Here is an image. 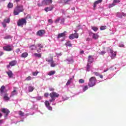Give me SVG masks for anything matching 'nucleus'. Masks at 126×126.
I'll use <instances>...</instances> for the list:
<instances>
[{"label":"nucleus","instance_id":"nucleus-1","mask_svg":"<svg viewBox=\"0 0 126 126\" xmlns=\"http://www.w3.org/2000/svg\"><path fill=\"white\" fill-rule=\"evenodd\" d=\"M24 10L23 5H18L14 8L13 14L14 15H19L20 13L24 12Z\"/></svg>","mask_w":126,"mask_h":126},{"label":"nucleus","instance_id":"nucleus-2","mask_svg":"<svg viewBox=\"0 0 126 126\" xmlns=\"http://www.w3.org/2000/svg\"><path fill=\"white\" fill-rule=\"evenodd\" d=\"M49 95L50 98H51V99L49 100L50 102H53L55 101L56 100V98H58L59 97H60V94L55 92L50 93L49 94Z\"/></svg>","mask_w":126,"mask_h":126},{"label":"nucleus","instance_id":"nucleus-3","mask_svg":"<svg viewBox=\"0 0 126 126\" xmlns=\"http://www.w3.org/2000/svg\"><path fill=\"white\" fill-rule=\"evenodd\" d=\"M96 79L95 77H91L89 79L88 86L90 87H94L96 85Z\"/></svg>","mask_w":126,"mask_h":126},{"label":"nucleus","instance_id":"nucleus-4","mask_svg":"<svg viewBox=\"0 0 126 126\" xmlns=\"http://www.w3.org/2000/svg\"><path fill=\"white\" fill-rule=\"evenodd\" d=\"M53 3V0H43L41 1V3L37 4L39 7L45 6V5H50Z\"/></svg>","mask_w":126,"mask_h":126},{"label":"nucleus","instance_id":"nucleus-5","mask_svg":"<svg viewBox=\"0 0 126 126\" xmlns=\"http://www.w3.org/2000/svg\"><path fill=\"white\" fill-rule=\"evenodd\" d=\"M26 23H27V21L26 19L24 18L20 19L17 22L18 27H23L24 25H26Z\"/></svg>","mask_w":126,"mask_h":126},{"label":"nucleus","instance_id":"nucleus-6","mask_svg":"<svg viewBox=\"0 0 126 126\" xmlns=\"http://www.w3.org/2000/svg\"><path fill=\"white\" fill-rule=\"evenodd\" d=\"M46 62H47L48 63H49L50 64V66H51L52 67H54L57 65V64H56L55 63V62L53 61V57H52L50 59L46 58Z\"/></svg>","mask_w":126,"mask_h":126},{"label":"nucleus","instance_id":"nucleus-7","mask_svg":"<svg viewBox=\"0 0 126 126\" xmlns=\"http://www.w3.org/2000/svg\"><path fill=\"white\" fill-rule=\"evenodd\" d=\"M79 38V33L77 32L72 33L69 36V39L70 40H73L74 38Z\"/></svg>","mask_w":126,"mask_h":126},{"label":"nucleus","instance_id":"nucleus-8","mask_svg":"<svg viewBox=\"0 0 126 126\" xmlns=\"http://www.w3.org/2000/svg\"><path fill=\"white\" fill-rule=\"evenodd\" d=\"M1 112L2 113L5 114V117H7L8 114L10 113V110L6 108L1 109Z\"/></svg>","mask_w":126,"mask_h":126},{"label":"nucleus","instance_id":"nucleus-9","mask_svg":"<svg viewBox=\"0 0 126 126\" xmlns=\"http://www.w3.org/2000/svg\"><path fill=\"white\" fill-rule=\"evenodd\" d=\"M45 33V30H39L36 32V35L40 37H42V36Z\"/></svg>","mask_w":126,"mask_h":126},{"label":"nucleus","instance_id":"nucleus-10","mask_svg":"<svg viewBox=\"0 0 126 126\" xmlns=\"http://www.w3.org/2000/svg\"><path fill=\"white\" fill-rule=\"evenodd\" d=\"M45 106L48 108V110L51 111L52 110V108L51 106V105L49 103L48 100H46L45 102Z\"/></svg>","mask_w":126,"mask_h":126},{"label":"nucleus","instance_id":"nucleus-11","mask_svg":"<svg viewBox=\"0 0 126 126\" xmlns=\"http://www.w3.org/2000/svg\"><path fill=\"white\" fill-rule=\"evenodd\" d=\"M88 63H92L94 62V58L93 55H89L88 58Z\"/></svg>","mask_w":126,"mask_h":126},{"label":"nucleus","instance_id":"nucleus-12","mask_svg":"<svg viewBox=\"0 0 126 126\" xmlns=\"http://www.w3.org/2000/svg\"><path fill=\"white\" fill-rule=\"evenodd\" d=\"M36 47L39 48V49L36 50L37 53H39L42 51V49L44 47V45L42 44H37Z\"/></svg>","mask_w":126,"mask_h":126},{"label":"nucleus","instance_id":"nucleus-13","mask_svg":"<svg viewBox=\"0 0 126 126\" xmlns=\"http://www.w3.org/2000/svg\"><path fill=\"white\" fill-rule=\"evenodd\" d=\"M54 9V5H50V6L49 7H45V9H44V10H45V12H49V11H51L52 10H53Z\"/></svg>","mask_w":126,"mask_h":126},{"label":"nucleus","instance_id":"nucleus-14","mask_svg":"<svg viewBox=\"0 0 126 126\" xmlns=\"http://www.w3.org/2000/svg\"><path fill=\"white\" fill-rule=\"evenodd\" d=\"M3 50L6 51L10 52L12 50V49L10 45H7L3 47Z\"/></svg>","mask_w":126,"mask_h":126},{"label":"nucleus","instance_id":"nucleus-15","mask_svg":"<svg viewBox=\"0 0 126 126\" xmlns=\"http://www.w3.org/2000/svg\"><path fill=\"white\" fill-rule=\"evenodd\" d=\"M3 99L5 101H8L10 100V97H8V94L7 93H5L4 94V95H3Z\"/></svg>","mask_w":126,"mask_h":126},{"label":"nucleus","instance_id":"nucleus-16","mask_svg":"<svg viewBox=\"0 0 126 126\" xmlns=\"http://www.w3.org/2000/svg\"><path fill=\"white\" fill-rule=\"evenodd\" d=\"M90 33L93 34V38L94 40H97L99 38V35L97 33H94V32H91Z\"/></svg>","mask_w":126,"mask_h":126},{"label":"nucleus","instance_id":"nucleus-17","mask_svg":"<svg viewBox=\"0 0 126 126\" xmlns=\"http://www.w3.org/2000/svg\"><path fill=\"white\" fill-rule=\"evenodd\" d=\"M103 0H98L94 2V8L96 7L97 4L101 3L102 2Z\"/></svg>","mask_w":126,"mask_h":126},{"label":"nucleus","instance_id":"nucleus-18","mask_svg":"<svg viewBox=\"0 0 126 126\" xmlns=\"http://www.w3.org/2000/svg\"><path fill=\"white\" fill-rule=\"evenodd\" d=\"M7 75H8L9 78H12L13 77V74L11 70H9L8 72H6Z\"/></svg>","mask_w":126,"mask_h":126},{"label":"nucleus","instance_id":"nucleus-19","mask_svg":"<svg viewBox=\"0 0 126 126\" xmlns=\"http://www.w3.org/2000/svg\"><path fill=\"white\" fill-rule=\"evenodd\" d=\"M17 61H12L11 62H10L9 63V64H10V65H11V66H14L15 65L17 64Z\"/></svg>","mask_w":126,"mask_h":126},{"label":"nucleus","instance_id":"nucleus-20","mask_svg":"<svg viewBox=\"0 0 126 126\" xmlns=\"http://www.w3.org/2000/svg\"><path fill=\"white\" fill-rule=\"evenodd\" d=\"M65 33H66V32H63V33H59L58 35V38H60L62 37H64L65 36Z\"/></svg>","mask_w":126,"mask_h":126},{"label":"nucleus","instance_id":"nucleus-21","mask_svg":"<svg viewBox=\"0 0 126 126\" xmlns=\"http://www.w3.org/2000/svg\"><path fill=\"white\" fill-rule=\"evenodd\" d=\"M5 89V87L4 86H2L0 89V93L1 94H3L4 93V90Z\"/></svg>","mask_w":126,"mask_h":126},{"label":"nucleus","instance_id":"nucleus-22","mask_svg":"<svg viewBox=\"0 0 126 126\" xmlns=\"http://www.w3.org/2000/svg\"><path fill=\"white\" fill-rule=\"evenodd\" d=\"M28 56V53L27 52H24L21 55V58H26Z\"/></svg>","mask_w":126,"mask_h":126},{"label":"nucleus","instance_id":"nucleus-23","mask_svg":"<svg viewBox=\"0 0 126 126\" xmlns=\"http://www.w3.org/2000/svg\"><path fill=\"white\" fill-rule=\"evenodd\" d=\"M56 73V71L55 70H51L48 73V76H52L55 75Z\"/></svg>","mask_w":126,"mask_h":126},{"label":"nucleus","instance_id":"nucleus-24","mask_svg":"<svg viewBox=\"0 0 126 126\" xmlns=\"http://www.w3.org/2000/svg\"><path fill=\"white\" fill-rule=\"evenodd\" d=\"M91 63H88L87 64L86 70L87 71H90Z\"/></svg>","mask_w":126,"mask_h":126},{"label":"nucleus","instance_id":"nucleus-25","mask_svg":"<svg viewBox=\"0 0 126 126\" xmlns=\"http://www.w3.org/2000/svg\"><path fill=\"white\" fill-rule=\"evenodd\" d=\"M91 29L94 31V32H96L98 30V28L97 27L94 26H92Z\"/></svg>","mask_w":126,"mask_h":126},{"label":"nucleus","instance_id":"nucleus-26","mask_svg":"<svg viewBox=\"0 0 126 126\" xmlns=\"http://www.w3.org/2000/svg\"><path fill=\"white\" fill-rule=\"evenodd\" d=\"M34 57H36L37 58H41L42 57V54H37V53H35L34 54Z\"/></svg>","mask_w":126,"mask_h":126},{"label":"nucleus","instance_id":"nucleus-27","mask_svg":"<svg viewBox=\"0 0 126 126\" xmlns=\"http://www.w3.org/2000/svg\"><path fill=\"white\" fill-rule=\"evenodd\" d=\"M65 45H66V47H71L72 46L70 41L65 43Z\"/></svg>","mask_w":126,"mask_h":126},{"label":"nucleus","instance_id":"nucleus-28","mask_svg":"<svg viewBox=\"0 0 126 126\" xmlns=\"http://www.w3.org/2000/svg\"><path fill=\"white\" fill-rule=\"evenodd\" d=\"M3 22H4L3 23H9L10 22V18H8L7 19H4L3 20Z\"/></svg>","mask_w":126,"mask_h":126},{"label":"nucleus","instance_id":"nucleus-29","mask_svg":"<svg viewBox=\"0 0 126 126\" xmlns=\"http://www.w3.org/2000/svg\"><path fill=\"white\" fill-rule=\"evenodd\" d=\"M71 0H61V2L64 3L65 4H68L69 1H70Z\"/></svg>","mask_w":126,"mask_h":126},{"label":"nucleus","instance_id":"nucleus-30","mask_svg":"<svg viewBox=\"0 0 126 126\" xmlns=\"http://www.w3.org/2000/svg\"><path fill=\"white\" fill-rule=\"evenodd\" d=\"M16 94H17L16 91L14 90V91H13L11 93V97L14 96V95H16Z\"/></svg>","mask_w":126,"mask_h":126},{"label":"nucleus","instance_id":"nucleus-31","mask_svg":"<svg viewBox=\"0 0 126 126\" xmlns=\"http://www.w3.org/2000/svg\"><path fill=\"white\" fill-rule=\"evenodd\" d=\"M34 90V88L33 87L30 86L29 87V92H32Z\"/></svg>","mask_w":126,"mask_h":126},{"label":"nucleus","instance_id":"nucleus-32","mask_svg":"<svg viewBox=\"0 0 126 126\" xmlns=\"http://www.w3.org/2000/svg\"><path fill=\"white\" fill-rule=\"evenodd\" d=\"M7 6H8V8H12V7L13 6V3H11V2H9V3L8 4Z\"/></svg>","mask_w":126,"mask_h":126},{"label":"nucleus","instance_id":"nucleus-33","mask_svg":"<svg viewBox=\"0 0 126 126\" xmlns=\"http://www.w3.org/2000/svg\"><path fill=\"white\" fill-rule=\"evenodd\" d=\"M61 20V17H58V19H56L55 21L54 22L55 23L58 24L59 23L60 21Z\"/></svg>","mask_w":126,"mask_h":126},{"label":"nucleus","instance_id":"nucleus-34","mask_svg":"<svg viewBox=\"0 0 126 126\" xmlns=\"http://www.w3.org/2000/svg\"><path fill=\"white\" fill-rule=\"evenodd\" d=\"M19 115L20 116H21V117H24V116L25 115V113H24L23 112H22L21 111H19Z\"/></svg>","mask_w":126,"mask_h":126},{"label":"nucleus","instance_id":"nucleus-35","mask_svg":"<svg viewBox=\"0 0 126 126\" xmlns=\"http://www.w3.org/2000/svg\"><path fill=\"white\" fill-rule=\"evenodd\" d=\"M106 29H107V26H102L100 28L101 31L105 30Z\"/></svg>","mask_w":126,"mask_h":126},{"label":"nucleus","instance_id":"nucleus-36","mask_svg":"<svg viewBox=\"0 0 126 126\" xmlns=\"http://www.w3.org/2000/svg\"><path fill=\"white\" fill-rule=\"evenodd\" d=\"M72 78H70L69 79V80H68V81H67L66 84V86H68V85H70V83H71V80H72Z\"/></svg>","mask_w":126,"mask_h":126},{"label":"nucleus","instance_id":"nucleus-37","mask_svg":"<svg viewBox=\"0 0 126 126\" xmlns=\"http://www.w3.org/2000/svg\"><path fill=\"white\" fill-rule=\"evenodd\" d=\"M120 2V0H114L113 1L112 3H114L115 4V3H119Z\"/></svg>","mask_w":126,"mask_h":126},{"label":"nucleus","instance_id":"nucleus-38","mask_svg":"<svg viewBox=\"0 0 126 126\" xmlns=\"http://www.w3.org/2000/svg\"><path fill=\"white\" fill-rule=\"evenodd\" d=\"M88 89V86H85L84 88H83V92H85L86 90Z\"/></svg>","mask_w":126,"mask_h":126},{"label":"nucleus","instance_id":"nucleus-39","mask_svg":"<svg viewBox=\"0 0 126 126\" xmlns=\"http://www.w3.org/2000/svg\"><path fill=\"white\" fill-rule=\"evenodd\" d=\"M4 39H9L12 38V36L11 35H7L4 37Z\"/></svg>","mask_w":126,"mask_h":126},{"label":"nucleus","instance_id":"nucleus-40","mask_svg":"<svg viewBox=\"0 0 126 126\" xmlns=\"http://www.w3.org/2000/svg\"><path fill=\"white\" fill-rule=\"evenodd\" d=\"M115 5H116V4H114V3H112V4H109L108 8H111L112 7H114Z\"/></svg>","mask_w":126,"mask_h":126},{"label":"nucleus","instance_id":"nucleus-41","mask_svg":"<svg viewBox=\"0 0 126 126\" xmlns=\"http://www.w3.org/2000/svg\"><path fill=\"white\" fill-rule=\"evenodd\" d=\"M35 48L34 45H32L30 46V49L31 50H34Z\"/></svg>","mask_w":126,"mask_h":126},{"label":"nucleus","instance_id":"nucleus-42","mask_svg":"<svg viewBox=\"0 0 126 126\" xmlns=\"http://www.w3.org/2000/svg\"><path fill=\"white\" fill-rule=\"evenodd\" d=\"M64 22H65V19L64 18L61 19L60 24L61 25L63 24L64 23Z\"/></svg>","mask_w":126,"mask_h":126},{"label":"nucleus","instance_id":"nucleus-43","mask_svg":"<svg viewBox=\"0 0 126 126\" xmlns=\"http://www.w3.org/2000/svg\"><path fill=\"white\" fill-rule=\"evenodd\" d=\"M106 52L104 51H101L99 52V54L101 55H104L105 54Z\"/></svg>","mask_w":126,"mask_h":126},{"label":"nucleus","instance_id":"nucleus-44","mask_svg":"<svg viewBox=\"0 0 126 126\" xmlns=\"http://www.w3.org/2000/svg\"><path fill=\"white\" fill-rule=\"evenodd\" d=\"M112 56V59H114V57H116V53L114 52V53L111 54Z\"/></svg>","mask_w":126,"mask_h":126},{"label":"nucleus","instance_id":"nucleus-45","mask_svg":"<svg viewBox=\"0 0 126 126\" xmlns=\"http://www.w3.org/2000/svg\"><path fill=\"white\" fill-rule=\"evenodd\" d=\"M31 80H32V77L31 76H29V77H27L26 79V80L27 81H29Z\"/></svg>","mask_w":126,"mask_h":126},{"label":"nucleus","instance_id":"nucleus-46","mask_svg":"<svg viewBox=\"0 0 126 126\" xmlns=\"http://www.w3.org/2000/svg\"><path fill=\"white\" fill-rule=\"evenodd\" d=\"M38 72H32V75L34 76H36L37 75H38Z\"/></svg>","mask_w":126,"mask_h":126},{"label":"nucleus","instance_id":"nucleus-47","mask_svg":"<svg viewBox=\"0 0 126 126\" xmlns=\"http://www.w3.org/2000/svg\"><path fill=\"white\" fill-rule=\"evenodd\" d=\"M48 89L50 92H53L54 91H55V89H54V88L51 87H49Z\"/></svg>","mask_w":126,"mask_h":126},{"label":"nucleus","instance_id":"nucleus-48","mask_svg":"<svg viewBox=\"0 0 126 126\" xmlns=\"http://www.w3.org/2000/svg\"><path fill=\"white\" fill-rule=\"evenodd\" d=\"M94 75L96 76H99L100 75V74L98 72H94Z\"/></svg>","mask_w":126,"mask_h":126},{"label":"nucleus","instance_id":"nucleus-49","mask_svg":"<svg viewBox=\"0 0 126 126\" xmlns=\"http://www.w3.org/2000/svg\"><path fill=\"white\" fill-rule=\"evenodd\" d=\"M48 22L49 23H50V24L53 23V19H48Z\"/></svg>","mask_w":126,"mask_h":126},{"label":"nucleus","instance_id":"nucleus-50","mask_svg":"<svg viewBox=\"0 0 126 126\" xmlns=\"http://www.w3.org/2000/svg\"><path fill=\"white\" fill-rule=\"evenodd\" d=\"M79 83L82 84V83H84V80L83 79H80L79 80Z\"/></svg>","mask_w":126,"mask_h":126},{"label":"nucleus","instance_id":"nucleus-51","mask_svg":"<svg viewBox=\"0 0 126 126\" xmlns=\"http://www.w3.org/2000/svg\"><path fill=\"white\" fill-rule=\"evenodd\" d=\"M2 25L3 28L6 27V24L4 22H2Z\"/></svg>","mask_w":126,"mask_h":126},{"label":"nucleus","instance_id":"nucleus-52","mask_svg":"<svg viewBox=\"0 0 126 126\" xmlns=\"http://www.w3.org/2000/svg\"><path fill=\"white\" fill-rule=\"evenodd\" d=\"M48 96H49V94L47 93L44 94V96H45V97H48Z\"/></svg>","mask_w":126,"mask_h":126},{"label":"nucleus","instance_id":"nucleus-53","mask_svg":"<svg viewBox=\"0 0 126 126\" xmlns=\"http://www.w3.org/2000/svg\"><path fill=\"white\" fill-rule=\"evenodd\" d=\"M110 54H114V53L113 50L110 49Z\"/></svg>","mask_w":126,"mask_h":126},{"label":"nucleus","instance_id":"nucleus-54","mask_svg":"<svg viewBox=\"0 0 126 126\" xmlns=\"http://www.w3.org/2000/svg\"><path fill=\"white\" fill-rule=\"evenodd\" d=\"M4 52L2 51H0V57H1L2 55H3Z\"/></svg>","mask_w":126,"mask_h":126},{"label":"nucleus","instance_id":"nucleus-55","mask_svg":"<svg viewBox=\"0 0 126 126\" xmlns=\"http://www.w3.org/2000/svg\"><path fill=\"white\" fill-rule=\"evenodd\" d=\"M20 51H21L20 49H17V50H16V52H17V53H18Z\"/></svg>","mask_w":126,"mask_h":126},{"label":"nucleus","instance_id":"nucleus-56","mask_svg":"<svg viewBox=\"0 0 126 126\" xmlns=\"http://www.w3.org/2000/svg\"><path fill=\"white\" fill-rule=\"evenodd\" d=\"M119 47H125V45H124V44H121V45H119Z\"/></svg>","mask_w":126,"mask_h":126},{"label":"nucleus","instance_id":"nucleus-57","mask_svg":"<svg viewBox=\"0 0 126 126\" xmlns=\"http://www.w3.org/2000/svg\"><path fill=\"white\" fill-rule=\"evenodd\" d=\"M122 16L126 17V14L124 13H122Z\"/></svg>","mask_w":126,"mask_h":126},{"label":"nucleus","instance_id":"nucleus-58","mask_svg":"<svg viewBox=\"0 0 126 126\" xmlns=\"http://www.w3.org/2000/svg\"><path fill=\"white\" fill-rule=\"evenodd\" d=\"M99 77V78L102 79L103 78V76L102 75H100L99 76H98Z\"/></svg>","mask_w":126,"mask_h":126},{"label":"nucleus","instance_id":"nucleus-59","mask_svg":"<svg viewBox=\"0 0 126 126\" xmlns=\"http://www.w3.org/2000/svg\"><path fill=\"white\" fill-rule=\"evenodd\" d=\"M80 53L81 54H83L84 53V51L83 50H82L81 51H80Z\"/></svg>","mask_w":126,"mask_h":126},{"label":"nucleus","instance_id":"nucleus-60","mask_svg":"<svg viewBox=\"0 0 126 126\" xmlns=\"http://www.w3.org/2000/svg\"><path fill=\"white\" fill-rule=\"evenodd\" d=\"M37 100H41V99H42L41 97H38L36 98Z\"/></svg>","mask_w":126,"mask_h":126},{"label":"nucleus","instance_id":"nucleus-61","mask_svg":"<svg viewBox=\"0 0 126 126\" xmlns=\"http://www.w3.org/2000/svg\"><path fill=\"white\" fill-rule=\"evenodd\" d=\"M3 123V120H0V124H1Z\"/></svg>","mask_w":126,"mask_h":126},{"label":"nucleus","instance_id":"nucleus-62","mask_svg":"<svg viewBox=\"0 0 126 126\" xmlns=\"http://www.w3.org/2000/svg\"><path fill=\"white\" fill-rule=\"evenodd\" d=\"M108 70H109V69H106V70H104V72H105L106 71H108Z\"/></svg>","mask_w":126,"mask_h":126},{"label":"nucleus","instance_id":"nucleus-63","mask_svg":"<svg viewBox=\"0 0 126 126\" xmlns=\"http://www.w3.org/2000/svg\"><path fill=\"white\" fill-rule=\"evenodd\" d=\"M11 66V65L9 64V65H7V68H9Z\"/></svg>","mask_w":126,"mask_h":126},{"label":"nucleus","instance_id":"nucleus-64","mask_svg":"<svg viewBox=\"0 0 126 126\" xmlns=\"http://www.w3.org/2000/svg\"><path fill=\"white\" fill-rule=\"evenodd\" d=\"M16 2H18L19 1H20V0H15Z\"/></svg>","mask_w":126,"mask_h":126}]
</instances>
